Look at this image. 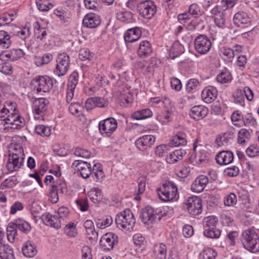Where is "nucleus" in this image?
<instances>
[{"label":"nucleus","instance_id":"nucleus-1","mask_svg":"<svg viewBox=\"0 0 259 259\" xmlns=\"http://www.w3.org/2000/svg\"><path fill=\"white\" fill-rule=\"evenodd\" d=\"M7 107L8 115L3 120L6 124L9 125L8 128L18 130L24 126L25 120L23 117L19 114L15 103H8Z\"/></svg>","mask_w":259,"mask_h":259},{"label":"nucleus","instance_id":"nucleus-2","mask_svg":"<svg viewBox=\"0 0 259 259\" xmlns=\"http://www.w3.org/2000/svg\"><path fill=\"white\" fill-rule=\"evenodd\" d=\"M136 220L134 216L129 209L118 214L115 218L117 227L125 231H131L135 225Z\"/></svg>","mask_w":259,"mask_h":259},{"label":"nucleus","instance_id":"nucleus-3","mask_svg":"<svg viewBox=\"0 0 259 259\" xmlns=\"http://www.w3.org/2000/svg\"><path fill=\"white\" fill-rule=\"evenodd\" d=\"M157 192L159 198L163 201L167 202L177 199L179 197L178 188L172 182H166L157 188Z\"/></svg>","mask_w":259,"mask_h":259},{"label":"nucleus","instance_id":"nucleus-4","mask_svg":"<svg viewBox=\"0 0 259 259\" xmlns=\"http://www.w3.org/2000/svg\"><path fill=\"white\" fill-rule=\"evenodd\" d=\"M242 243L244 247L253 253L259 251V237L254 231L250 229L242 233Z\"/></svg>","mask_w":259,"mask_h":259},{"label":"nucleus","instance_id":"nucleus-5","mask_svg":"<svg viewBox=\"0 0 259 259\" xmlns=\"http://www.w3.org/2000/svg\"><path fill=\"white\" fill-rule=\"evenodd\" d=\"M31 85L34 87V93L42 94L50 92L53 88V81L49 76H39L31 81Z\"/></svg>","mask_w":259,"mask_h":259},{"label":"nucleus","instance_id":"nucleus-6","mask_svg":"<svg viewBox=\"0 0 259 259\" xmlns=\"http://www.w3.org/2000/svg\"><path fill=\"white\" fill-rule=\"evenodd\" d=\"M117 127V122L113 117H109L100 121L98 127L100 133L104 137H109L116 130Z\"/></svg>","mask_w":259,"mask_h":259},{"label":"nucleus","instance_id":"nucleus-7","mask_svg":"<svg viewBox=\"0 0 259 259\" xmlns=\"http://www.w3.org/2000/svg\"><path fill=\"white\" fill-rule=\"evenodd\" d=\"M57 64L54 70L55 73L58 76L64 75L67 72L70 64L69 56L64 53L59 54L56 60Z\"/></svg>","mask_w":259,"mask_h":259},{"label":"nucleus","instance_id":"nucleus-8","mask_svg":"<svg viewBox=\"0 0 259 259\" xmlns=\"http://www.w3.org/2000/svg\"><path fill=\"white\" fill-rule=\"evenodd\" d=\"M137 11L142 17L150 19L156 13V7L152 1H144L138 6Z\"/></svg>","mask_w":259,"mask_h":259},{"label":"nucleus","instance_id":"nucleus-9","mask_svg":"<svg viewBox=\"0 0 259 259\" xmlns=\"http://www.w3.org/2000/svg\"><path fill=\"white\" fill-rule=\"evenodd\" d=\"M184 207L191 215H198L202 212L201 199L196 196L189 197L184 204Z\"/></svg>","mask_w":259,"mask_h":259},{"label":"nucleus","instance_id":"nucleus-10","mask_svg":"<svg viewBox=\"0 0 259 259\" xmlns=\"http://www.w3.org/2000/svg\"><path fill=\"white\" fill-rule=\"evenodd\" d=\"M194 46L196 51L198 53L204 54L210 50L211 42L205 35L200 34L195 38Z\"/></svg>","mask_w":259,"mask_h":259},{"label":"nucleus","instance_id":"nucleus-11","mask_svg":"<svg viewBox=\"0 0 259 259\" xmlns=\"http://www.w3.org/2000/svg\"><path fill=\"white\" fill-rule=\"evenodd\" d=\"M118 243V237L112 233L104 234L100 240V247L104 251H109Z\"/></svg>","mask_w":259,"mask_h":259},{"label":"nucleus","instance_id":"nucleus-12","mask_svg":"<svg viewBox=\"0 0 259 259\" xmlns=\"http://www.w3.org/2000/svg\"><path fill=\"white\" fill-rule=\"evenodd\" d=\"M49 103V100L45 98H39L33 101L32 111L35 119H39L40 117H42Z\"/></svg>","mask_w":259,"mask_h":259},{"label":"nucleus","instance_id":"nucleus-13","mask_svg":"<svg viewBox=\"0 0 259 259\" xmlns=\"http://www.w3.org/2000/svg\"><path fill=\"white\" fill-rule=\"evenodd\" d=\"M157 214V212L152 207L148 206L141 210L140 217L143 223L149 225L155 221Z\"/></svg>","mask_w":259,"mask_h":259},{"label":"nucleus","instance_id":"nucleus-14","mask_svg":"<svg viewBox=\"0 0 259 259\" xmlns=\"http://www.w3.org/2000/svg\"><path fill=\"white\" fill-rule=\"evenodd\" d=\"M155 141V138L153 135H145L138 138L135 145L141 151H145L150 148Z\"/></svg>","mask_w":259,"mask_h":259},{"label":"nucleus","instance_id":"nucleus-15","mask_svg":"<svg viewBox=\"0 0 259 259\" xmlns=\"http://www.w3.org/2000/svg\"><path fill=\"white\" fill-rule=\"evenodd\" d=\"M25 53L21 49H13L10 51L3 52L0 55V59L4 60L11 61H16L23 57Z\"/></svg>","mask_w":259,"mask_h":259},{"label":"nucleus","instance_id":"nucleus-16","mask_svg":"<svg viewBox=\"0 0 259 259\" xmlns=\"http://www.w3.org/2000/svg\"><path fill=\"white\" fill-rule=\"evenodd\" d=\"M41 219L45 225L56 229L60 228L62 224L56 213L52 215L49 213H45L41 215Z\"/></svg>","mask_w":259,"mask_h":259},{"label":"nucleus","instance_id":"nucleus-17","mask_svg":"<svg viewBox=\"0 0 259 259\" xmlns=\"http://www.w3.org/2000/svg\"><path fill=\"white\" fill-rule=\"evenodd\" d=\"M24 158L17 157V155H10L6 165L7 169L13 172L19 170L23 165Z\"/></svg>","mask_w":259,"mask_h":259},{"label":"nucleus","instance_id":"nucleus-18","mask_svg":"<svg viewBox=\"0 0 259 259\" xmlns=\"http://www.w3.org/2000/svg\"><path fill=\"white\" fill-rule=\"evenodd\" d=\"M233 22L238 27H245L250 24V18L247 13L240 11L235 14Z\"/></svg>","mask_w":259,"mask_h":259},{"label":"nucleus","instance_id":"nucleus-19","mask_svg":"<svg viewBox=\"0 0 259 259\" xmlns=\"http://www.w3.org/2000/svg\"><path fill=\"white\" fill-rule=\"evenodd\" d=\"M208 109L202 105L194 106L191 108L189 115L195 120H199L205 117L208 114Z\"/></svg>","mask_w":259,"mask_h":259},{"label":"nucleus","instance_id":"nucleus-20","mask_svg":"<svg viewBox=\"0 0 259 259\" xmlns=\"http://www.w3.org/2000/svg\"><path fill=\"white\" fill-rule=\"evenodd\" d=\"M83 25L88 28H94L98 27L101 23L99 16L94 13L87 14L83 19Z\"/></svg>","mask_w":259,"mask_h":259},{"label":"nucleus","instance_id":"nucleus-21","mask_svg":"<svg viewBox=\"0 0 259 259\" xmlns=\"http://www.w3.org/2000/svg\"><path fill=\"white\" fill-rule=\"evenodd\" d=\"M208 183V179L207 177L204 175L199 176L191 185V190L193 192L200 193L204 190Z\"/></svg>","mask_w":259,"mask_h":259},{"label":"nucleus","instance_id":"nucleus-22","mask_svg":"<svg viewBox=\"0 0 259 259\" xmlns=\"http://www.w3.org/2000/svg\"><path fill=\"white\" fill-rule=\"evenodd\" d=\"M217 90L212 87L205 88L201 93L202 99L206 103H210L213 102L217 98Z\"/></svg>","mask_w":259,"mask_h":259},{"label":"nucleus","instance_id":"nucleus-23","mask_svg":"<svg viewBox=\"0 0 259 259\" xmlns=\"http://www.w3.org/2000/svg\"><path fill=\"white\" fill-rule=\"evenodd\" d=\"M233 159V154L230 151H222L215 156L216 162L221 165L229 164L232 162Z\"/></svg>","mask_w":259,"mask_h":259},{"label":"nucleus","instance_id":"nucleus-24","mask_svg":"<svg viewBox=\"0 0 259 259\" xmlns=\"http://www.w3.org/2000/svg\"><path fill=\"white\" fill-rule=\"evenodd\" d=\"M141 35V31L139 28L135 27L128 29L124 34L125 42H133L138 40Z\"/></svg>","mask_w":259,"mask_h":259},{"label":"nucleus","instance_id":"nucleus-25","mask_svg":"<svg viewBox=\"0 0 259 259\" xmlns=\"http://www.w3.org/2000/svg\"><path fill=\"white\" fill-rule=\"evenodd\" d=\"M152 52L151 46L147 40L142 41L139 45L138 50V55L141 58L149 56Z\"/></svg>","mask_w":259,"mask_h":259},{"label":"nucleus","instance_id":"nucleus-26","mask_svg":"<svg viewBox=\"0 0 259 259\" xmlns=\"http://www.w3.org/2000/svg\"><path fill=\"white\" fill-rule=\"evenodd\" d=\"M33 27L34 36L36 38L43 41L47 35L46 28L41 27L39 23L37 21H35L33 23Z\"/></svg>","mask_w":259,"mask_h":259},{"label":"nucleus","instance_id":"nucleus-27","mask_svg":"<svg viewBox=\"0 0 259 259\" xmlns=\"http://www.w3.org/2000/svg\"><path fill=\"white\" fill-rule=\"evenodd\" d=\"M153 253L158 259H165L166 257L167 248L162 243L155 244L153 247Z\"/></svg>","mask_w":259,"mask_h":259},{"label":"nucleus","instance_id":"nucleus-28","mask_svg":"<svg viewBox=\"0 0 259 259\" xmlns=\"http://www.w3.org/2000/svg\"><path fill=\"white\" fill-rule=\"evenodd\" d=\"M186 154L184 149H177L171 153L166 158V161L169 163H174L178 160L182 159L183 156Z\"/></svg>","mask_w":259,"mask_h":259},{"label":"nucleus","instance_id":"nucleus-29","mask_svg":"<svg viewBox=\"0 0 259 259\" xmlns=\"http://www.w3.org/2000/svg\"><path fill=\"white\" fill-rule=\"evenodd\" d=\"M187 140L186 139V135L182 133H179L175 136L169 143L170 147H177L179 146H184L186 145Z\"/></svg>","mask_w":259,"mask_h":259},{"label":"nucleus","instance_id":"nucleus-30","mask_svg":"<svg viewBox=\"0 0 259 259\" xmlns=\"http://www.w3.org/2000/svg\"><path fill=\"white\" fill-rule=\"evenodd\" d=\"M215 79L218 82L225 84L230 82L232 79V77L230 72L225 68L220 72Z\"/></svg>","mask_w":259,"mask_h":259},{"label":"nucleus","instance_id":"nucleus-31","mask_svg":"<svg viewBox=\"0 0 259 259\" xmlns=\"http://www.w3.org/2000/svg\"><path fill=\"white\" fill-rule=\"evenodd\" d=\"M114 0H84V6L88 9L97 10L101 2L107 3L108 5L113 4Z\"/></svg>","mask_w":259,"mask_h":259},{"label":"nucleus","instance_id":"nucleus-32","mask_svg":"<svg viewBox=\"0 0 259 259\" xmlns=\"http://www.w3.org/2000/svg\"><path fill=\"white\" fill-rule=\"evenodd\" d=\"M211 12L214 15V21L216 25L219 27L223 28L225 24L224 13L218 11V8L213 9Z\"/></svg>","mask_w":259,"mask_h":259},{"label":"nucleus","instance_id":"nucleus-33","mask_svg":"<svg viewBox=\"0 0 259 259\" xmlns=\"http://www.w3.org/2000/svg\"><path fill=\"white\" fill-rule=\"evenodd\" d=\"M152 116V111L150 109L147 108L134 112L131 117L134 119L139 120L151 117Z\"/></svg>","mask_w":259,"mask_h":259},{"label":"nucleus","instance_id":"nucleus-34","mask_svg":"<svg viewBox=\"0 0 259 259\" xmlns=\"http://www.w3.org/2000/svg\"><path fill=\"white\" fill-rule=\"evenodd\" d=\"M92 177L96 182H101L103 180L104 173L100 163L94 164L92 169Z\"/></svg>","mask_w":259,"mask_h":259},{"label":"nucleus","instance_id":"nucleus-35","mask_svg":"<svg viewBox=\"0 0 259 259\" xmlns=\"http://www.w3.org/2000/svg\"><path fill=\"white\" fill-rule=\"evenodd\" d=\"M23 254L29 257L34 256L37 252L36 247L33 245L30 242H26L23 245L22 248Z\"/></svg>","mask_w":259,"mask_h":259},{"label":"nucleus","instance_id":"nucleus-36","mask_svg":"<svg viewBox=\"0 0 259 259\" xmlns=\"http://www.w3.org/2000/svg\"><path fill=\"white\" fill-rule=\"evenodd\" d=\"M0 259H14L13 250L9 245L0 244Z\"/></svg>","mask_w":259,"mask_h":259},{"label":"nucleus","instance_id":"nucleus-37","mask_svg":"<svg viewBox=\"0 0 259 259\" xmlns=\"http://www.w3.org/2000/svg\"><path fill=\"white\" fill-rule=\"evenodd\" d=\"M12 44L11 36L9 34L4 30L0 31V47L3 48L7 49L9 48Z\"/></svg>","mask_w":259,"mask_h":259},{"label":"nucleus","instance_id":"nucleus-38","mask_svg":"<svg viewBox=\"0 0 259 259\" xmlns=\"http://www.w3.org/2000/svg\"><path fill=\"white\" fill-rule=\"evenodd\" d=\"M220 56L225 60L230 61L234 57V51L226 47H223L220 49L219 52Z\"/></svg>","mask_w":259,"mask_h":259},{"label":"nucleus","instance_id":"nucleus-39","mask_svg":"<svg viewBox=\"0 0 259 259\" xmlns=\"http://www.w3.org/2000/svg\"><path fill=\"white\" fill-rule=\"evenodd\" d=\"M164 108L166 114L164 116L162 115H159L157 117V119L162 123H165L169 121L170 116L175 110V107L171 104H170Z\"/></svg>","mask_w":259,"mask_h":259},{"label":"nucleus","instance_id":"nucleus-40","mask_svg":"<svg viewBox=\"0 0 259 259\" xmlns=\"http://www.w3.org/2000/svg\"><path fill=\"white\" fill-rule=\"evenodd\" d=\"M53 59V55L51 53H46L42 56L35 57L34 63L37 66H41L48 64Z\"/></svg>","mask_w":259,"mask_h":259},{"label":"nucleus","instance_id":"nucleus-41","mask_svg":"<svg viewBox=\"0 0 259 259\" xmlns=\"http://www.w3.org/2000/svg\"><path fill=\"white\" fill-rule=\"evenodd\" d=\"M87 233L90 235L89 238L95 239L98 236V233L95 231L94 223L92 221L88 220L83 224Z\"/></svg>","mask_w":259,"mask_h":259},{"label":"nucleus","instance_id":"nucleus-42","mask_svg":"<svg viewBox=\"0 0 259 259\" xmlns=\"http://www.w3.org/2000/svg\"><path fill=\"white\" fill-rule=\"evenodd\" d=\"M250 138V134L248 130L245 128H241L238 133V143L240 145H244L248 142Z\"/></svg>","mask_w":259,"mask_h":259},{"label":"nucleus","instance_id":"nucleus-43","mask_svg":"<svg viewBox=\"0 0 259 259\" xmlns=\"http://www.w3.org/2000/svg\"><path fill=\"white\" fill-rule=\"evenodd\" d=\"M88 195L91 200L95 203L102 199L101 190L98 188H93L89 192Z\"/></svg>","mask_w":259,"mask_h":259},{"label":"nucleus","instance_id":"nucleus-44","mask_svg":"<svg viewBox=\"0 0 259 259\" xmlns=\"http://www.w3.org/2000/svg\"><path fill=\"white\" fill-rule=\"evenodd\" d=\"M133 14L129 11L120 12L117 13V18L124 23H131L133 21Z\"/></svg>","mask_w":259,"mask_h":259},{"label":"nucleus","instance_id":"nucleus-45","mask_svg":"<svg viewBox=\"0 0 259 259\" xmlns=\"http://www.w3.org/2000/svg\"><path fill=\"white\" fill-rule=\"evenodd\" d=\"M34 131L37 135L42 137H49L51 134L50 127L42 124L36 125Z\"/></svg>","mask_w":259,"mask_h":259},{"label":"nucleus","instance_id":"nucleus-46","mask_svg":"<svg viewBox=\"0 0 259 259\" xmlns=\"http://www.w3.org/2000/svg\"><path fill=\"white\" fill-rule=\"evenodd\" d=\"M17 234V226L14 223H10L7 228L8 240L13 242Z\"/></svg>","mask_w":259,"mask_h":259},{"label":"nucleus","instance_id":"nucleus-47","mask_svg":"<svg viewBox=\"0 0 259 259\" xmlns=\"http://www.w3.org/2000/svg\"><path fill=\"white\" fill-rule=\"evenodd\" d=\"M217 255L216 251L211 248L204 249L200 253V259H214Z\"/></svg>","mask_w":259,"mask_h":259},{"label":"nucleus","instance_id":"nucleus-48","mask_svg":"<svg viewBox=\"0 0 259 259\" xmlns=\"http://www.w3.org/2000/svg\"><path fill=\"white\" fill-rule=\"evenodd\" d=\"M218 223V218L213 215L209 216L205 218L204 220V229L207 228L208 229L216 228Z\"/></svg>","mask_w":259,"mask_h":259},{"label":"nucleus","instance_id":"nucleus-49","mask_svg":"<svg viewBox=\"0 0 259 259\" xmlns=\"http://www.w3.org/2000/svg\"><path fill=\"white\" fill-rule=\"evenodd\" d=\"M234 102L239 104L241 106H244V95L243 90L237 89L233 94Z\"/></svg>","mask_w":259,"mask_h":259},{"label":"nucleus","instance_id":"nucleus-50","mask_svg":"<svg viewBox=\"0 0 259 259\" xmlns=\"http://www.w3.org/2000/svg\"><path fill=\"white\" fill-rule=\"evenodd\" d=\"M203 234L207 238L217 239L220 237L221 231L216 228L210 229L206 228L204 230Z\"/></svg>","mask_w":259,"mask_h":259},{"label":"nucleus","instance_id":"nucleus-51","mask_svg":"<svg viewBox=\"0 0 259 259\" xmlns=\"http://www.w3.org/2000/svg\"><path fill=\"white\" fill-rule=\"evenodd\" d=\"M113 220L111 217H107L104 219H98L96 221V226L98 228L103 229L109 227L112 223Z\"/></svg>","mask_w":259,"mask_h":259},{"label":"nucleus","instance_id":"nucleus-52","mask_svg":"<svg viewBox=\"0 0 259 259\" xmlns=\"http://www.w3.org/2000/svg\"><path fill=\"white\" fill-rule=\"evenodd\" d=\"M36 4L38 9L42 12L48 11L53 7L47 0H36Z\"/></svg>","mask_w":259,"mask_h":259},{"label":"nucleus","instance_id":"nucleus-53","mask_svg":"<svg viewBox=\"0 0 259 259\" xmlns=\"http://www.w3.org/2000/svg\"><path fill=\"white\" fill-rule=\"evenodd\" d=\"M59 192L56 185H52L49 192V200L53 203H57L59 200Z\"/></svg>","mask_w":259,"mask_h":259},{"label":"nucleus","instance_id":"nucleus-54","mask_svg":"<svg viewBox=\"0 0 259 259\" xmlns=\"http://www.w3.org/2000/svg\"><path fill=\"white\" fill-rule=\"evenodd\" d=\"M78 74L76 72H73L70 75L68 79L67 88L75 89L78 81Z\"/></svg>","mask_w":259,"mask_h":259},{"label":"nucleus","instance_id":"nucleus-55","mask_svg":"<svg viewBox=\"0 0 259 259\" xmlns=\"http://www.w3.org/2000/svg\"><path fill=\"white\" fill-rule=\"evenodd\" d=\"M182 46L178 43L174 44L171 47L169 51V58L174 59L181 53Z\"/></svg>","mask_w":259,"mask_h":259},{"label":"nucleus","instance_id":"nucleus-56","mask_svg":"<svg viewBox=\"0 0 259 259\" xmlns=\"http://www.w3.org/2000/svg\"><path fill=\"white\" fill-rule=\"evenodd\" d=\"M61 223L63 224L64 220L66 219L69 214V210L68 208L62 206L59 208L57 212L56 213Z\"/></svg>","mask_w":259,"mask_h":259},{"label":"nucleus","instance_id":"nucleus-57","mask_svg":"<svg viewBox=\"0 0 259 259\" xmlns=\"http://www.w3.org/2000/svg\"><path fill=\"white\" fill-rule=\"evenodd\" d=\"M18 183L17 180L14 178L10 177L6 179L1 185V188L4 189L8 188H12Z\"/></svg>","mask_w":259,"mask_h":259},{"label":"nucleus","instance_id":"nucleus-58","mask_svg":"<svg viewBox=\"0 0 259 259\" xmlns=\"http://www.w3.org/2000/svg\"><path fill=\"white\" fill-rule=\"evenodd\" d=\"M14 224L17 226V229L22 232L27 233L31 230L30 224L26 221L22 220L16 221V223Z\"/></svg>","mask_w":259,"mask_h":259},{"label":"nucleus","instance_id":"nucleus-59","mask_svg":"<svg viewBox=\"0 0 259 259\" xmlns=\"http://www.w3.org/2000/svg\"><path fill=\"white\" fill-rule=\"evenodd\" d=\"M93 54L88 48H82L79 51V58L82 61L90 60L93 57Z\"/></svg>","mask_w":259,"mask_h":259},{"label":"nucleus","instance_id":"nucleus-60","mask_svg":"<svg viewBox=\"0 0 259 259\" xmlns=\"http://www.w3.org/2000/svg\"><path fill=\"white\" fill-rule=\"evenodd\" d=\"M199 85V82L198 79L192 78L189 79L186 84V90L188 92L191 93L195 90Z\"/></svg>","mask_w":259,"mask_h":259},{"label":"nucleus","instance_id":"nucleus-61","mask_svg":"<svg viewBox=\"0 0 259 259\" xmlns=\"http://www.w3.org/2000/svg\"><path fill=\"white\" fill-rule=\"evenodd\" d=\"M0 72L5 75H11L13 73V67L8 62L0 64Z\"/></svg>","mask_w":259,"mask_h":259},{"label":"nucleus","instance_id":"nucleus-62","mask_svg":"<svg viewBox=\"0 0 259 259\" xmlns=\"http://www.w3.org/2000/svg\"><path fill=\"white\" fill-rule=\"evenodd\" d=\"M237 202V198L235 194L231 193L226 196L224 199V203L226 206H230L235 204Z\"/></svg>","mask_w":259,"mask_h":259},{"label":"nucleus","instance_id":"nucleus-63","mask_svg":"<svg viewBox=\"0 0 259 259\" xmlns=\"http://www.w3.org/2000/svg\"><path fill=\"white\" fill-rule=\"evenodd\" d=\"M55 14L59 18L63 23H68L70 20L69 18L67 16L66 13L63 11L56 10Z\"/></svg>","mask_w":259,"mask_h":259},{"label":"nucleus","instance_id":"nucleus-64","mask_svg":"<svg viewBox=\"0 0 259 259\" xmlns=\"http://www.w3.org/2000/svg\"><path fill=\"white\" fill-rule=\"evenodd\" d=\"M81 106L77 102H72L69 105L68 109L70 112L73 115H79Z\"/></svg>","mask_w":259,"mask_h":259}]
</instances>
